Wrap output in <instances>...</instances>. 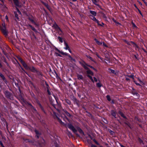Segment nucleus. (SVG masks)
<instances>
[{
    "mask_svg": "<svg viewBox=\"0 0 147 147\" xmlns=\"http://www.w3.org/2000/svg\"><path fill=\"white\" fill-rule=\"evenodd\" d=\"M89 16L90 18L93 20L94 21L96 22L98 25L101 26H103L104 25V24L102 22H101L102 24H100L99 23V22L98 20L95 17L93 16L92 15H90Z\"/></svg>",
    "mask_w": 147,
    "mask_h": 147,
    "instance_id": "1",
    "label": "nucleus"
},
{
    "mask_svg": "<svg viewBox=\"0 0 147 147\" xmlns=\"http://www.w3.org/2000/svg\"><path fill=\"white\" fill-rule=\"evenodd\" d=\"M53 27L55 28L56 30L58 32L59 34H61L62 33V31L60 28L56 24H54L53 25Z\"/></svg>",
    "mask_w": 147,
    "mask_h": 147,
    "instance_id": "2",
    "label": "nucleus"
},
{
    "mask_svg": "<svg viewBox=\"0 0 147 147\" xmlns=\"http://www.w3.org/2000/svg\"><path fill=\"white\" fill-rule=\"evenodd\" d=\"M67 127L69 129L72 130L74 133H76V130L71 124H69L67 125Z\"/></svg>",
    "mask_w": 147,
    "mask_h": 147,
    "instance_id": "3",
    "label": "nucleus"
},
{
    "mask_svg": "<svg viewBox=\"0 0 147 147\" xmlns=\"http://www.w3.org/2000/svg\"><path fill=\"white\" fill-rule=\"evenodd\" d=\"M20 61L25 68L27 70H28L29 67L27 66L26 63L21 59H20Z\"/></svg>",
    "mask_w": 147,
    "mask_h": 147,
    "instance_id": "4",
    "label": "nucleus"
},
{
    "mask_svg": "<svg viewBox=\"0 0 147 147\" xmlns=\"http://www.w3.org/2000/svg\"><path fill=\"white\" fill-rule=\"evenodd\" d=\"M126 43L128 45H129L131 46H132L134 47H135L136 49L137 50V48H138V47L137 45L136 44L132 42H128L126 41Z\"/></svg>",
    "mask_w": 147,
    "mask_h": 147,
    "instance_id": "5",
    "label": "nucleus"
},
{
    "mask_svg": "<svg viewBox=\"0 0 147 147\" xmlns=\"http://www.w3.org/2000/svg\"><path fill=\"white\" fill-rule=\"evenodd\" d=\"M1 30L3 34L5 35H7V31L5 26H3V27H2L1 28Z\"/></svg>",
    "mask_w": 147,
    "mask_h": 147,
    "instance_id": "6",
    "label": "nucleus"
},
{
    "mask_svg": "<svg viewBox=\"0 0 147 147\" xmlns=\"http://www.w3.org/2000/svg\"><path fill=\"white\" fill-rule=\"evenodd\" d=\"M65 117L64 118H63V120L65 121H66L67 120H68V119L66 117V115L69 117H70L71 116L70 114L67 111L65 112Z\"/></svg>",
    "mask_w": 147,
    "mask_h": 147,
    "instance_id": "7",
    "label": "nucleus"
},
{
    "mask_svg": "<svg viewBox=\"0 0 147 147\" xmlns=\"http://www.w3.org/2000/svg\"><path fill=\"white\" fill-rule=\"evenodd\" d=\"M13 2L14 4L17 6H20V5H19V3L18 0H13Z\"/></svg>",
    "mask_w": 147,
    "mask_h": 147,
    "instance_id": "8",
    "label": "nucleus"
},
{
    "mask_svg": "<svg viewBox=\"0 0 147 147\" xmlns=\"http://www.w3.org/2000/svg\"><path fill=\"white\" fill-rule=\"evenodd\" d=\"M28 70H30L34 72H36V70L33 67H29V69Z\"/></svg>",
    "mask_w": 147,
    "mask_h": 147,
    "instance_id": "9",
    "label": "nucleus"
},
{
    "mask_svg": "<svg viewBox=\"0 0 147 147\" xmlns=\"http://www.w3.org/2000/svg\"><path fill=\"white\" fill-rule=\"evenodd\" d=\"M77 78H78V79L80 80H83L84 79V78H83V76L81 75H79V74L78 75H77Z\"/></svg>",
    "mask_w": 147,
    "mask_h": 147,
    "instance_id": "10",
    "label": "nucleus"
},
{
    "mask_svg": "<svg viewBox=\"0 0 147 147\" xmlns=\"http://www.w3.org/2000/svg\"><path fill=\"white\" fill-rule=\"evenodd\" d=\"M64 43L65 46V47L64 48V49L65 50H68L69 49V47L68 45L65 42H64Z\"/></svg>",
    "mask_w": 147,
    "mask_h": 147,
    "instance_id": "11",
    "label": "nucleus"
},
{
    "mask_svg": "<svg viewBox=\"0 0 147 147\" xmlns=\"http://www.w3.org/2000/svg\"><path fill=\"white\" fill-rule=\"evenodd\" d=\"M42 144H39L38 145H37V146L38 147H40V146H42L43 145H44V143L45 142V141L43 139H42Z\"/></svg>",
    "mask_w": 147,
    "mask_h": 147,
    "instance_id": "12",
    "label": "nucleus"
},
{
    "mask_svg": "<svg viewBox=\"0 0 147 147\" xmlns=\"http://www.w3.org/2000/svg\"><path fill=\"white\" fill-rule=\"evenodd\" d=\"M90 13L92 14L94 16H95L96 15V12L92 10L90 11Z\"/></svg>",
    "mask_w": 147,
    "mask_h": 147,
    "instance_id": "13",
    "label": "nucleus"
},
{
    "mask_svg": "<svg viewBox=\"0 0 147 147\" xmlns=\"http://www.w3.org/2000/svg\"><path fill=\"white\" fill-rule=\"evenodd\" d=\"M53 147H59V146L57 142H54L53 143Z\"/></svg>",
    "mask_w": 147,
    "mask_h": 147,
    "instance_id": "14",
    "label": "nucleus"
},
{
    "mask_svg": "<svg viewBox=\"0 0 147 147\" xmlns=\"http://www.w3.org/2000/svg\"><path fill=\"white\" fill-rule=\"evenodd\" d=\"M56 119L61 124H63V123L62 122L61 120L59 118H58L57 116H56Z\"/></svg>",
    "mask_w": 147,
    "mask_h": 147,
    "instance_id": "15",
    "label": "nucleus"
},
{
    "mask_svg": "<svg viewBox=\"0 0 147 147\" xmlns=\"http://www.w3.org/2000/svg\"><path fill=\"white\" fill-rule=\"evenodd\" d=\"M96 41V42L98 45H100L102 44V42H100L99 41H98L97 39H94Z\"/></svg>",
    "mask_w": 147,
    "mask_h": 147,
    "instance_id": "16",
    "label": "nucleus"
},
{
    "mask_svg": "<svg viewBox=\"0 0 147 147\" xmlns=\"http://www.w3.org/2000/svg\"><path fill=\"white\" fill-rule=\"evenodd\" d=\"M87 73L91 75H93V73L92 71L90 70H88L87 71Z\"/></svg>",
    "mask_w": 147,
    "mask_h": 147,
    "instance_id": "17",
    "label": "nucleus"
},
{
    "mask_svg": "<svg viewBox=\"0 0 147 147\" xmlns=\"http://www.w3.org/2000/svg\"><path fill=\"white\" fill-rule=\"evenodd\" d=\"M109 71L110 73H113V74H115V71L114 70L111 69H109Z\"/></svg>",
    "mask_w": 147,
    "mask_h": 147,
    "instance_id": "18",
    "label": "nucleus"
},
{
    "mask_svg": "<svg viewBox=\"0 0 147 147\" xmlns=\"http://www.w3.org/2000/svg\"><path fill=\"white\" fill-rule=\"evenodd\" d=\"M29 19L30 20L32 23L35 24V22L34 21L33 18V17H29Z\"/></svg>",
    "mask_w": 147,
    "mask_h": 147,
    "instance_id": "19",
    "label": "nucleus"
},
{
    "mask_svg": "<svg viewBox=\"0 0 147 147\" xmlns=\"http://www.w3.org/2000/svg\"><path fill=\"white\" fill-rule=\"evenodd\" d=\"M59 53L63 55H65L67 56L68 54V53H66L62 51H59Z\"/></svg>",
    "mask_w": 147,
    "mask_h": 147,
    "instance_id": "20",
    "label": "nucleus"
},
{
    "mask_svg": "<svg viewBox=\"0 0 147 147\" xmlns=\"http://www.w3.org/2000/svg\"><path fill=\"white\" fill-rule=\"evenodd\" d=\"M92 2L94 4L96 5H98V4L97 3V1L96 0H92Z\"/></svg>",
    "mask_w": 147,
    "mask_h": 147,
    "instance_id": "21",
    "label": "nucleus"
},
{
    "mask_svg": "<svg viewBox=\"0 0 147 147\" xmlns=\"http://www.w3.org/2000/svg\"><path fill=\"white\" fill-rule=\"evenodd\" d=\"M111 115L115 117L116 116L115 113L113 111H111Z\"/></svg>",
    "mask_w": 147,
    "mask_h": 147,
    "instance_id": "22",
    "label": "nucleus"
},
{
    "mask_svg": "<svg viewBox=\"0 0 147 147\" xmlns=\"http://www.w3.org/2000/svg\"><path fill=\"white\" fill-rule=\"evenodd\" d=\"M119 114L123 117L124 118H125V117L124 116V115L121 112L119 111Z\"/></svg>",
    "mask_w": 147,
    "mask_h": 147,
    "instance_id": "23",
    "label": "nucleus"
},
{
    "mask_svg": "<svg viewBox=\"0 0 147 147\" xmlns=\"http://www.w3.org/2000/svg\"><path fill=\"white\" fill-rule=\"evenodd\" d=\"M4 0H0V4L2 5H4Z\"/></svg>",
    "mask_w": 147,
    "mask_h": 147,
    "instance_id": "24",
    "label": "nucleus"
},
{
    "mask_svg": "<svg viewBox=\"0 0 147 147\" xmlns=\"http://www.w3.org/2000/svg\"><path fill=\"white\" fill-rule=\"evenodd\" d=\"M107 100L108 101H111V98H110V96L109 95H107Z\"/></svg>",
    "mask_w": 147,
    "mask_h": 147,
    "instance_id": "25",
    "label": "nucleus"
},
{
    "mask_svg": "<svg viewBox=\"0 0 147 147\" xmlns=\"http://www.w3.org/2000/svg\"><path fill=\"white\" fill-rule=\"evenodd\" d=\"M35 132L36 134V136L38 138L39 137V136H38V135H39V133H38V131L37 130H35Z\"/></svg>",
    "mask_w": 147,
    "mask_h": 147,
    "instance_id": "26",
    "label": "nucleus"
},
{
    "mask_svg": "<svg viewBox=\"0 0 147 147\" xmlns=\"http://www.w3.org/2000/svg\"><path fill=\"white\" fill-rule=\"evenodd\" d=\"M58 39H59V41L61 42L62 43L63 42V39L62 38H61V37H59Z\"/></svg>",
    "mask_w": 147,
    "mask_h": 147,
    "instance_id": "27",
    "label": "nucleus"
},
{
    "mask_svg": "<svg viewBox=\"0 0 147 147\" xmlns=\"http://www.w3.org/2000/svg\"><path fill=\"white\" fill-rule=\"evenodd\" d=\"M97 86L98 87H100L102 85L100 83H98L96 84Z\"/></svg>",
    "mask_w": 147,
    "mask_h": 147,
    "instance_id": "28",
    "label": "nucleus"
},
{
    "mask_svg": "<svg viewBox=\"0 0 147 147\" xmlns=\"http://www.w3.org/2000/svg\"><path fill=\"white\" fill-rule=\"evenodd\" d=\"M88 76L89 78L92 82H94V81L92 78V77L91 76H90L89 75H88Z\"/></svg>",
    "mask_w": 147,
    "mask_h": 147,
    "instance_id": "29",
    "label": "nucleus"
},
{
    "mask_svg": "<svg viewBox=\"0 0 147 147\" xmlns=\"http://www.w3.org/2000/svg\"><path fill=\"white\" fill-rule=\"evenodd\" d=\"M31 28L32 29L34 32H36V29L33 27H32L31 26H30Z\"/></svg>",
    "mask_w": 147,
    "mask_h": 147,
    "instance_id": "30",
    "label": "nucleus"
},
{
    "mask_svg": "<svg viewBox=\"0 0 147 147\" xmlns=\"http://www.w3.org/2000/svg\"><path fill=\"white\" fill-rule=\"evenodd\" d=\"M79 132L81 134H84V133L82 130L80 129L79 128L78 129Z\"/></svg>",
    "mask_w": 147,
    "mask_h": 147,
    "instance_id": "31",
    "label": "nucleus"
},
{
    "mask_svg": "<svg viewBox=\"0 0 147 147\" xmlns=\"http://www.w3.org/2000/svg\"><path fill=\"white\" fill-rule=\"evenodd\" d=\"M15 16L16 18L18 20L19 18L18 16V15L16 13H15Z\"/></svg>",
    "mask_w": 147,
    "mask_h": 147,
    "instance_id": "32",
    "label": "nucleus"
},
{
    "mask_svg": "<svg viewBox=\"0 0 147 147\" xmlns=\"http://www.w3.org/2000/svg\"><path fill=\"white\" fill-rule=\"evenodd\" d=\"M132 26L133 27L136 28H137V27L136 26V25L133 22H132Z\"/></svg>",
    "mask_w": 147,
    "mask_h": 147,
    "instance_id": "33",
    "label": "nucleus"
},
{
    "mask_svg": "<svg viewBox=\"0 0 147 147\" xmlns=\"http://www.w3.org/2000/svg\"><path fill=\"white\" fill-rule=\"evenodd\" d=\"M66 102L68 104L70 105L71 104V102L69 100H66Z\"/></svg>",
    "mask_w": 147,
    "mask_h": 147,
    "instance_id": "34",
    "label": "nucleus"
},
{
    "mask_svg": "<svg viewBox=\"0 0 147 147\" xmlns=\"http://www.w3.org/2000/svg\"><path fill=\"white\" fill-rule=\"evenodd\" d=\"M5 19L6 20V21L7 22L9 21L8 17L7 16H6L5 17Z\"/></svg>",
    "mask_w": 147,
    "mask_h": 147,
    "instance_id": "35",
    "label": "nucleus"
},
{
    "mask_svg": "<svg viewBox=\"0 0 147 147\" xmlns=\"http://www.w3.org/2000/svg\"><path fill=\"white\" fill-rule=\"evenodd\" d=\"M67 56L69 58L73 60V58L69 55L68 54Z\"/></svg>",
    "mask_w": 147,
    "mask_h": 147,
    "instance_id": "36",
    "label": "nucleus"
},
{
    "mask_svg": "<svg viewBox=\"0 0 147 147\" xmlns=\"http://www.w3.org/2000/svg\"><path fill=\"white\" fill-rule=\"evenodd\" d=\"M94 142L97 145H99V144L97 142V141H96L95 140H94Z\"/></svg>",
    "mask_w": 147,
    "mask_h": 147,
    "instance_id": "37",
    "label": "nucleus"
},
{
    "mask_svg": "<svg viewBox=\"0 0 147 147\" xmlns=\"http://www.w3.org/2000/svg\"><path fill=\"white\" fill-rule=\"evenodd\" d=\"M0 76L3 80H4V79H5V78L3 75H2L1 74Z\"/></svg>",
    "mask_w": 147,
    "mask_h": 147,
    "instance_id": "38",
    "label": "nucleus"
},
{
    "mask_svg": "<svg viewBox=\"0 0 147 147\" xmlns=\"http://www.w3.org/2000/svg\"><path fill=\"white\" fill-rule=\"evenodd\" d=\"M84 67L86 69H88V68L86 65H83Z\"/></svg>",
    "mask_w": 147,
    "mask_h": 147,
    "instance_id": "39",
    "label": "nucleus"
},
{
    "mask_svg": "<svg viewBox=\"0 0 147 147\" xmlns=\"http://www.w3.org/2000/svg\"><path fill=\"white\" fill-rule=\"evenodd\" d=\"M42 3L45 6H47L48 4L47 3L43 2H42Z\"/></svg>",
    "mask_w": 147,
    "mask_h": 147,
    "instance_id": "40",
    "label": "nucleus"
},
{
    "mask_svg": "<svg viewBox=\"0 0 147 147\" xmlns=\"http://www.w3.org/2000/svg\"><path fill=\"white\" fill-rule=\"evenodd\" d=\"M94 81L95 82H97V79L95 77H94Z\"/></svg>",
    "mask_w": 147,
    "mask_h": 147,
    "instance_id": "41",
    "label": "nucleus"
},
{
    "mask_svg": "<svg viewBox=\"0 0 147 147\" xmlns=\"http://www.w3.org/2000/svg\"><path fill=\"white\" fill-rule=\"evenodd\" d=\"M129 77L130 78H132L133 79H134V76L133 75H131L130 76H129Z\"/></svg>",
    "mask_w": 147,
    "mask_h": 147,
    "instance_id": "42",
    "label": "nucleus"
},
{
    "mask_svg": "<svg viewBox=\"0 0 147 147\" xmlns=\"http://www.w3.org/2000/svg\"><path fill=\"white\" fill-rule=\"evenodd\" d=\"M47 92H48V94L49 95H51V93L50 92V91H49V90L48 89L47 90Z\"/></svg>",
    "mask_w": 147,
    "mask_h": 147,
    "instance_id": "43",
    "label": "nucleus"
},
{
    "mask_svg": "<svg viewBox=\"0 0 147 147\" xmlns=\"http://www.w3.org/2000/svg\"><path fill=\"white\" fill-rule=\"evenodd\" d=\"M103 45L104 46H105V47H107V45L105 43H104V42L103 43Z\"/></svg>",
    "mask_w": 147,
    "mask_h": 147,
    "instance_id": "44",
    "label": "nucleus"
},
{
    "mask_svg": "<svg viewBox=\"0 0 147 147\" xmlns=\"http://www.w3.org/2000/svg\"><path fill=\"white\" fill-rule=\"evenodd\" d=\"M91 68L93 69L94 70L96 71V69H95V68H94L92 66H89Z\"/></svg>",
    "mask_w": 147,
    "mask_h": 147,
    "instance_id": "45",
    "label": "nucleus"
},
{
    "mask_svg": "<svg viewBox=\"0 0 147 147\" xmlns=\"http://www.w3.org/2000/svg\"><path fill=\"white\" fill-rule=\"evenodd\" d=\"M17 11L18 12V13H19V14H21V12H20V11L18 9H17Z\"/></svg>",
    "mask_w": 147,
    "mask_h": 147,
    "instance_id": "46",
    "label": "nucleus"
},
{
    "mask_svg": "<svg viewBox=\"0 0 147 147\" xmlns=\"http://www.w3.org/2000/svg\"><path fill=\"white\" fill-rule=\"evenodd\" d=\"M17 11L18 12V13H19V14H21V12H20V11L18 9H17Z\"/></svg>",
    "mask_w": 147,
    "mask_h": 147,
    "instance_id": "47",
    "label": "nucleus"
},
{
    "mask_svg": "<svg viewBox=\"0 0 147 147\" xmlns=\"http://www.w3.org/2000/svg\"><path fill=\"white\" fill-rule=\"evenodd\" d=\"M138 11H139V13L141 15H142V13L141 12V11H140V10L139 9H138Z\"/></svg>",
    "mask_w": 147,
    "mask_h": 147,
    "instance_id": "48",
    "label": "nucleus"
},
{
    "mask_svg": "<svg viewBox=\"0 0 147 147\" xmlns=\"http://www.w3.org/2000/svg\"><path fill=\"white\" fill-rule=\"evenodd\" d=\"M91 147H96L95 145L92 144L91 146Z\"/></svg>",
    "mask_w": 147,
    "mask_h": 147,
    "instance_id": "49",
    "label": "nucleus"
},
{
    "mask_svg": "<svg viewBox=\"0 0 147 147\" xmlns=\"http://www.w3.org/2000/svg\"><path fill=\"white\" fill-rule=\"evenodd\" d=\"M69 51V52L70 53H71V51L70 49L69 48V49H68Z\"/></svg>",
    "mask_w": 147,
    "mask_h": 147,
    "instance_id": "50",
    "label": "nucleus"
},
{
    "mask_svg": "<svg viewBox=\"0 0 147 147\" xmlns=\"http://www.w3.org/2000/svg\"><path fill=\"white\" fill-rule=\"evenodd\" d=\"M138 1V2L140 4V5H142V3L140 1Z\"/></svg>",
    "mask_w": 147,
    "mask_h": 147,
    "instance_id": "51",
    "label": "nucleus"
},
{
    "mask_svg": "<svg viewBox=\"0 0 147 147\" xmlns=\"http://www.w3.org/2000/svg\"><path fill=\"white\" fill-rule=\"evenodd\" d=\"M48 9H49V6L48 5V4L47 5V6H46Z\"/></svg>",
    "mask_w": 147,
    "mask_h": 147,
    "instance_id": "52",
    "label": "nucleus"
},
{
    "mask_svg": "<svg viewBox=\"0 0 147 147\" xmlns=\"http://www.w3.org/2000/svg\"><path fill=\"white\" fill-rule=\"evenodd\" d=\"M48 9H49V6L48 5V4L47 5V6H46Z\"/></svg>",
    "mask_w": 147,
    "mask_h": 147,
    "instance_id": "53",
    "label": "nucleus"
},
{
    "mask_svg": "<svg viewBox=\"0 0 147 147\" xmlns=\"http://www.w3.org/2000/svg\"><path fill=\"white\" fill-rule=\"evenodd\" d=\"M99 58L101 60H103V58L101 57H99Z\"/></svg>",
    "mask_w": 147,
    "mask_h": 147,
    "instance_id": "54",
    "label": "nucleus"
},
{
    "mask_svg": "<svg viewBox=\"0 0 147 147\" xmlns=\"http://www.w3.org/2000/svg\"><path fill=\"white\" fill-rule=\"evenodd\" d=\"M143 0L144 1V2L145 3L146 5L147 6V3L144 0Z\"/></svg>",
    "mask_w": 147,
    "mask_h": 147,
    "instance_id": "55",
    "label": "nucleus"
},
{
    "mask_svg": "<svg viewBox=\"0 0 147 147\" xmlns=\"http://www.w3.org/2000/svg\"><path fill=\"white\" fill-rule=\"evenodd\" d=\"M0 144L2 146H3L2 143L1 142H0Z\"/></svg>",
    "mask_w": 147,
    "mask_h": 147,
    "instance_id": "56",
    "label": "nucleus"
},
{
    "mask_svg": "<svg viewBox=\"0 0 147 147\" xmlns=\"http://www.w3.org/2000/svg\"><path fill=\"white\" fill-rule=\"evenodd\" d=\"M135 83L136 84L138 85H139V86H140V85L139 84H138V83Z\"/></svg>",
    "mask_w": 147,
    "mask_h": 147,
    "instance_id": "57",
    "label": "nucleus"
},
{
    "mask_svg": "<svg viewBox=\"0 0 147 147\" xmlns=\"http://www.w3.org/2000/svg\"><path fill=\"white\" fill-rule=\"evenodd\" d=\"M121 147H125V146H123V145H121Z\"/></svg>",
    "mask_w": 147,
    "mask_h": 147,
    "instance_id": "58",
    "label": "nucleus"
},
{
    "mask_svg": "<svg viewBox=\"0 0 147 147\" xmlns=\"http://www.w3.org/2000/svg\"><path fill=\"white\" fill-rule=\"evenodd\" d=\"M90 58V59L91 60H92V58L91 57H90V58Z\"/></svg>",
    "mask_w": 147,
    "mask_h": 147,
    "instance_id": "59",
    "label": "nucleus"
},
{
    "mask_svg": "<svg viewBox=\"0 0 147 147\" xmlns=\"http://www.w3.org/2000/svg\"><path fill=\"white\" fill-rule=\"evenodd\" d=\"M97 56L99 58L100 57L98 55H97Z\"/></svg>",
    "mask_w": 147,
    "mask_h": 147,
    "instance_id": "60",
    "label": "nucleus"
},
{
    "mask_svg": "<svg viewBox=\"0 0 147 147\" xmlns=\"http://www.w3.org/2000/svg\"><path fill=\"white\" fill-rule=\"evenodd\" d=\"M126 80H129V79L127 78H126Z\"/></svg>",
    "mask_w": 147,
    "mask_h": 147,
    "instance_id": "61",
    "label": "nucleus"
},
{
    "mask_svg": "<svg viewBox=\"0 0 147 147\" xmlns=\"http://www.w3.org/2000/svg\"><path fill=\"white\" fill-rule=\"evenodd\" d=\"M142 142V140L141 141H140V142Z\"/></svg>",
    "mask_w": 147,
    "mask_h": 147,
    "instance_id": "62",
    "label": "nucleus"
},
{
    "mask_svg": "<svg viewBox=\"0 0 147 147\" xmlns=\"http://www.w3.org/2000/svg\"><path fill=\"white\" fill-rule=\"evenodd\" d=\"M58 56H60V57H61V55H59Z\"/></svg>",
    "mask_w": 147,
    "mask_h": 147,
    "instance_id": "63",
    "label": "nucleus"
},
{
    "mask_svg": "<svg viewBox=\"0 0 147 147\" xmlns=\"http://www.w3.org/2000/svg\"><path fill=\"white\" fill-rule=\"evenodd\" d=\"M100 147H102V146H100Z\"/></svg>",
    "mask_w": 147,
    "mask_h": 147,
    "instance_id": "64",
    "label": "nucleus"
}]
</instances>
